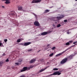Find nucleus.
<instances>
[{"mask_svg":"<svg viewBox=\"0 0 77 77\" xmlns=\"http://www.w3.org/2000/svg\"><path fill=\"white\" fill-rule=\"evenodd\" d=\"M73 57L74 55H72V54L71 55L68 56L67 58H65L63 59L60 62V63L61 64H64V63H66V61H67L68 59L71 60L72 58V57Z\"/></svg>","mask_w":77,"mask_h":77,"instance_id":"obj_1","label":"nucleus"},{"mask_svg":"<svg viewBox=\"0 0 77 77\" xmlns=\"http://www.w3.org/2000/svg\"><path fill=\"white\" fill-rule=\"evenodd\" d=\"M63 71V70L61 69L59 70V71H56L54 72L53 74H51L49 75V76H51V75H59L61 74V72Z\"/></svg>","mask_w":77,"mask_h":77,"instance_id":"obj_2","label":"nucleus"},{"mask_svg":"<svg viewBox=\"0 0 77 77\" xmlns=\"http://www.w3.org/2000/svg\"><path fill=\"white\" fill-rule=\"evenodd\" d=\"M33 68V66H31L30 67H24L23 68V70L25 71H28V70H29L30 68Z\"/></svg>","mask_w":77,"mask_h":77,"instance_id":"obj_3","label":"nucleus"},{"mask_svg":"<svg viewBox=\"0 0 77 77\" xmlns=\"http://www.w3.org/2000/svg\"><path fill=\"white\" fill-rule=\"evenodd\" d=\"M63 17H65V15H61L60 16V17L57 16L56 17L57 19H58V20H60L62 18H63Z\"/></svg>","mask_w":77,"mask_h":77,"instance_id":"obj_4","label":"nucleus"},{"mask_svg":"<svg viewBox=\"0 0 77 77\" xmlns=\"http://www.w3.org/2000/svg\"><path fill=\"white\" fill-rule=\"evenodd\" d=\"M41 2V0H33L32 3H37Z\"/></svg>","mask_w":77,"mask_h":77,"instance_id":"obj_5","label":"nucleus"},{"mask_svg":"<svg viewBox=\"0 0 77 77\" xmlns=\"http://www.w3.org/2000/svg\"><path fill=\"white\" fill-rule=\"evenodd\" d=\"M34 24L35 26H40V24L38 21H35L34 23Z\"/></svg>","mask_w":77,"mask_h":77,"instance_id":"obj_6","label":"nucleus"},{"mask_svg":"<svg viewBox=\"0 0 77 77\" xmlns=\"http://www.w3.org/2000/svg\"><path fill=\"white\" fill-rule=\"evenodd\" d=\"M48 34V32H43L41 33V35H39L40 36H44L45 35H46Z\"/></svg>","mask_w":77,"mask_h":77,"instance_id":"obj_7","label":"nucleus"},{"mask_svg":"<svg viewBox=\"0 0 77 77\" xmlns=\"http://www.w3.org/2000/svg\"><path fill=\"white\" fill-rule=\"evenodd\" d=\"M31 44V42H26L24 43V46H27V45H30V44Z\"/></svg>","mask_w":77,"mask_h":77,"instance_id":"obj_8","label":"nucleus"},{"mask_svg":"<svg viewBox=\"0 0 77 77\" xmlns=\"http://www.w3.org/2000/svg\"><path fill=\"white\" fill-rule=\"evenodd\" d=\"M2 1H6L5 3L7 4H9L10 3V1L9 0H1Z\"/></svg>","mask_w":77,"mask_h":77,"instance_id":"obj_9","label":"nucleus"},{"mask_svg":"<svg viewBox=\"0 0 77 77\" xmlns=\"http://www.w3.org/2000/svg\"><path fill=\"white\" fill-rule=\"evenodd\" d=\"M18 11H24V10H23V8L21 6H18L17 8Z\"/></svg>","mask_w":77,"mask_h":77,"instance_id":"obj_10","label":"nucleus"},{"mask_svg":"<svg viewBox=\"0 0 77 77\" xmlns=\"http://www.w3.org/2000/svg\"><path fill=\"white\" fill-rule=\"evenodd\" d=\"M47 67H45L44 69H41L39 71V72H42L44 71H45V69H47Z\"/></svg>","mask_w":77,"mask_h":77,"instance_id":"obj_11","label":"nucleus"},{"mask_svg":"<svg viewBox=\"0 0 77 77\" xmlns=\"http://www.w3.org/2000/svg\"><path fill=\"white\" fill-rule=\"evenodd\" d=\"M34 62H35V59H32L29 62V63H33Z\"/></svg>","mask_w":77,"mask_h":77,"instance_id":"obj_12","label":"nucleus"},{"mask_svg":"<svg viewBox=\"0 0 77 77\" xmlns=\"http://www.w3.org/2000/svg\"><path fill=\"white\" fill-rule=\"evenodd\" d=\"M62 54H63V52L61 53H60L59 54H57V55H56L55 56L56 57H57V56H59L61 55H62Z\"/></svg>","mask_w":77,"mask_h":77,"instance_id":"obj_13","label":"nucleus"},{"mask_svg":"<svg viewBox=\"0 0 77 77\" xmlns=\"http://www.w3.org/2000/svg\"><path fill=\"white\" fill-rule=\"evenodd\" d=\"M74 45H73L72 46H71L69 48H67V49H66L65 51H63V52H66V51H67V50H69V49H70V48H72V47H74Z\"/></svg>","mask_w":77,"mask_h":77,"instance_id":"obj_14","label":"nucleus"},{"mask_svg":"<svg viewBox=\"0 0 77 77\" xmlns=\"http://www.w3.org/2000/svg\"><path fill=\"white\" fill-rule=\"evenodd\" d=\"M55 18H56V17H52L51 18V20L52 21H56Z\"/></svg>","mask_w":77,"mask_h":77,"instance_id":"obj_15","label":"nucleus"},{"mask_svg":"<svg viewBox=\"0 0 77 77\" xmlns=\"http://www.w3.org/2000/svg\"><path fill=\"white\" fill-rule=\"evenodd\" d=\"M50 12V10H46L44 12V13L45 14H46V13H47V12Z\"/></svg>","mask_w":77,"mask_h":77,"instance_id":"obj_16","label":"nucleus"},{"mask_svg":"<svg viewBox=\"0 0 77 77\" xmlns=\"http://www.w3.org/2000/svg\"><path fill=\"white\" fill-rule=\"evenodd\" d=\"M18 62H22V61H23V60L21 59H20L18 60Z\"/></svg>","mask_w":77,"mask_h":77,"instance_id":"obj_17","label":"nucleus"},{"mask_svg":"<svg viewBox=\"0 0 77 77\" xmlns=\"http://www.w3.org/2000/svg\"><path fill=\"white\" fill-rule=\"evenodd\" d=\"M66 45H70V43H69V42H67L65 44Z\"/></svg>","mask_w":77,"mask_h":77,"instance_id":"obj_18","label":"nucleus"},{"mask_svg":"<svg viewBox=\"0 0 77 77\" xmlns=\"http://www.w3.org/2000/svg\"><path fill=\"white\" fill-rule=\"evenodd\" d=\"M21 41V39H19L17 41V42H18V43L20 42Z\"/></svg>","mask_w":77,"mask_h":77,"instance_id":"obj_19","label":"nucleus"},{"mask_svg":"<svg viewBox=\"0 0 77 77\" xmlns=\"http://www.w3.org/2000/svg\"><path fill=\"white\" fill-rule=\"evenodd\" d=\"M53 70H54V71H57V70H58V69L57 68H55L53 69Z\"/></svg>","mask_w":77,"mask_h":77,"instance_id":"obj_20","label":"nucleus"},{"mask_svg":"<svg viewBox=\"0 0 77 77\" xmlns=\"http://www.w3.org/2000/svg\"><path fill=\"white\" fill-rule=\"evenodd\" d=\"M11 15H12V17H14V16L15 15V14L14 13H12Z\"/></svg>","mask_w":77,"mask_h":77,"instance_id":"obj_21","label":"nucleus"},{"mask_svg":"<svg viewBox=\"0 0 77 77\" xmlns=\"http://www.w3.org/2000/svg\"><path fill=\"white\" fill-rule=\"evenodd\" d=\"M33 51V49H29L28 50V51Z\"/></svg>","mask_w":77,"mask_h":77,"instance_id":"obj_22","label":"nucleus"},{"mask_svg":"<svg viewBox=\"0 0 77 77\" xmlns=\"http://www.w3.org/2000/svg\"><path fill=\"white\" fill-rule=\"evenodd\" d=\"M61 26V25L60 24H59L57 25V27H60Z\"/></svg>","mask_w":77,"mask_h":77,"instance_id":"obj_23","label":"nucleus"},{"mask_svg":"<svg viewBox=\"0 0 77 77\" xmlns=\"http://www.w3.org/2000/svg\"><path fill=\"white\" fill-rule=\"evenodd\" d=\"M15 65H19V64L20 65H21V63H15Z\"/></svg>","mask_w":77,"mask_h":77,"instance_id":"obj_24","label":"nucleus"},{"mask_svg":"<svg viewBox=\"0 0 77 77\" xmlns=\"http://www.w3.org/2000/svg\"><path fill=\"white\" fill-rule=\"evenodd\" d=\"M69 30L70 29L68 30V31L67 32V34H69L70 33H71V32H69Z\"/></svg>","mask_w":77,"mask_h":77,"instance_id":"obj_25","label":"nucleus"},{"mask_svg":"<svg viewBox=\"0 0 77 77\" xmlns=\"http://www.w3.org/2000/svg\"><path fill=\"white\" fill-rule=\"evenodd\" d=\"M53 54H54V53H52L49 55V56H53Z\"/></svg>","mask_w":77,"mask_h":77,"instance_id":"obj_26","label":"nucleus"},{"mask_svg":"<svg viewBox=\"0 0 77 77\" xmlns=\"http://www.w3.org/2000/svg\"><path fill=\"white\" fill-rule=\"evenodd\" d=\"M24 71H24V69H21V70H20V72H24Z\"/></svg>","mask_w":77,"mask_h":77,"instance_id":"obj_27","label":"nucleus"},{"mask_svg":"<svg viewBox=\"0 0 77 77\" xmlns=\"http://www.w3.org/2000/svg\"><path fill=\"white\" fill-rule=\"evenodd\" d=\"M7 41H8V39H4V42H6Z\"/></svg>","mask_w":77,"mask_h":77,"instance_id":"obj_28","label":"nucleus"},{"mask_svg":"<svg viewBox=\"0 0 77 77\" xmlns=\"http://www.w3.org/2000/svg\"><path fill=\"white\" fill-rule=\"evenodd\" d=\"M56 48V47H54L52 48V50H54Z\"/></svg>","mask_w":77,"mask_h":77,"instance_id":"obj_29","label":"nucleus"},{"mask_svg":"<svg viewBox=\"0 0 77 77\" xmlns=\"http://www.w3.org/2000/svg\"><path fill=\"white\" fill-rule=\"evenodd\" d=\"M9 59H7L6 60H5V62H9Z\"/></svg>","mask_w":77,"mask_h":77,"instance_id":"obj_30","label":"nucleus"},{"mask_svg":"<svg viewBox=\"0 0 77 77\" xmlns=\"http://www.w3.org/2000/svg\"><path fill=\"white\" fill-rule=\"evenodd\" d=\"M20 45H23L24 46V43H21Z\"/></svg>","mask_w":77,"mask_h":77,"instance_id":"obj_31","label":"nucleus"},{"mask_svg":"<svg viewBox=\"0 0 77 77\" xmlns=\"http://www.w3.org/2000/svg\"><path fill=\"white\" fill-rule=\"evenodd\" d=\"M72 42H73V41H69V43H72Z\"/></svg>","mask_w":77,"mask_h":77,"instance_id":"obj_32","label":"nucleus"},{"mask_svg":"<svg viewBox=\"0 0 77 77\" xmlns=\"http://www.w3.org/2000/svg\"><path fill=\"white\" fill-rule=\"evenodd\" d=\"M50 44H48L47 45V47H48V48H51V47H50Z\"/></svg>","mask_w":77,"mask_h":77,"instance_id":"obj_33","label":"nucleus"},{"mask_svg":"<svg viewBox=\"0 0 77 77\" xmlns=\"http://www.w3.org/2000/svg\"><path fill=\"white\" fill-rule=\"evenodd\" d=\"M3 63V62H0V66L2 65V64Z\"/></svg>","mask_w":77,"mask_h":77,"instance_id":"obj_34","label":"nucleus"},{"mask_svg":"<svg viewBox=\"0 0 77 77\" xmlns=\"http://www.w3.org/2000/svg\"><path fill=\"white\" fill-rule=\"evenodd\" d=\"M77 43V41H76V42H73V44H76V43Z\"/></svg>","mask_w":77,"mask_h":77,"instance_id":"obj_35","label":"nucleus"},{"mask_svg":"<svg viewBox=\"0 0 77 77\" xmlns=\"http://www.w3.org/2000/svg\"><path fill=\"white\" fill-rule=\"evenodd\" d=\"M5 55H6V54H5V53H4V54H3V55H2L3 56H5Z\"/></svg>","mask_w":77,"mask_h":77,"instance_id":"obj_36","label":"nucleus"},{"mask_svg":"<svg viewBox=\"0 0 77 77\" xmlns=\"http://www.w3.org/2000/svg\"><path fill=\"white\" fill-rule=\"evenodd\" d=\"M64 22H67V20H64Z\"/></svg>","mask_w":77,"mask_h":77,"instance_id":"obj_37","label":"nucleus"},{"mask_svg":"<svg viewBox=\"0 0 77 77\" xmlns=\"http://www.w3.org/2000/svg\"><path fill=\"white\" fill-rule=\"evenodd\" d=\"M2 45V43H0V46H1Z\"/></svg>","mask_w":77,"mask_h":77,"instance_id":"obj_38","label":"nucleus"},{"mask_svg":"<svg viewBox=\"0 0 77 77\" xmlns=\"http://www.w3.org/2000/svg\"><path fill=\"white\" fill-rule=\"evenodd\" d=\"M20 77H26L25 76H22Z\"/></svg>","mask_w":77,"mask_h":77,"instance_id":"obj_39","label":"nucleus"},{"mask_svg":"<svg viewBox=\"0 0 77 77\" xmlns=\"http://www.w3.org/2000/svg\"><path fill=\"white\" fill-rule=\"evenodd\" d=\"M34 15L35 16V17H36V14H34Z\"/></svg>","mask_w":77,"mask_h":77,"instance_id":"obj_40","label":"nucleus"},{"mask_svg":"<svg viewBox=\"0 0 77 77\" xmlns=\"http://www.w3.org/2000/svg\"><path fill=\"white\" fill-rule=\"evenodd\" d=\"M2 8H5V7L4 6H2Z\"/></svg>","mask_w":77,"mask_h":77,"instance_id":"obj_41","label":"nucleus"},{"mask_svg":"<svg viewBox=\"0 0 77 77\" xmlns=\"http://www.w3.org/2000/svg\"><path fill=\"white\" fill-rule=\"evenodd\" d=\"M41 51V50H39L38 51H37V52H38V53H39V51Z\"/></svg>","mask_w":77,"mask_h":77,"instance_id":"obj_42","label":"nucleus"},{"mask_svg":"<svg viewBox=\"0 0 77 77\" xmlns=\"http://www.w3.org/2000/svg\"><path fill=\"white\" fill-rule=\"evenodd\" d=\"M46 49H47V48H46Z\"/></svg>","mask_w":77,"mask_h":77,"instance_id":"obj_43","label":"nucleus"},{"mask_svg":"<svg viewBox=\"0 0 77 77\" xmlns=\"http://www.w3.org/2000/svg\"><path fill=\"white\" fill-rule=\"evenodd\" d=\"M75 1H77V0H75Z\"/></svg>","mask_w":77,"mask_h":77,"instance_id":"obj_44","label":"nucleus"},{"mask_svg":"<svg viewBox=\"0 0 77 77\" xmlns=\"http://www.w3.org/2000/svg\"><path fill=\"white\" fill-rule=\"evenodd\" d=\"M54 26V25H53V26Z\"/></svg>","mask_w":77,"mask_h":77,"instance_id":"obj_45","label":"nucleus"},{"mask_svg":"<svg viewBox=\"0 0 77 77\" xmlns=\"http://www.w3.org/2000/svg\"><path fill=\"white\" fill-rule=\"evenodd\" d=\"M76 38H77V36H76Z\"/></svg>","mask_w":77,"mask_h":77,"instance_id":"obj_46","label":"nucleus"}]
</instances>
